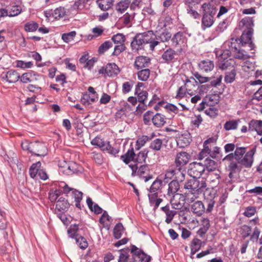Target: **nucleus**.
Here are the masks:
<instances>
[{
  "label": "nucleus",
  "mask_w": 262,
  "mask_h": 262,
  "mask_svg": "<svg viewBox=\"0 0 262 262\" xmlns=\"http://www.w3.org/2000/svg\"><path fill=\"white\" fill-rule=\"evenodd\" d=\"M154 36L152 31L137 34L130 44L132 50L138 51L143 49L145 45L149 44L150 50L153 51L159 43V41L155 39Z\"/></svg>",
  "instance_id": "f257e3e1"
},
{
  "label": "nucleus",
  "mask_w": 262,
  "mask_h": 262,
  "mask_svg": "<svg viewBox=\"0 0 262 262\" xmlns=\"http://www.w3.org/2000/svg\"><path fill=\"white\" fill-rule=\"evenodd\" d=\"M203 10L202 26L203 29L209 28L214 23V16L217 12V9L213 5L209 3H204L201 7Z\"/></svg>",
  "instance_id": "f03ea898"
},
{
  "label": "nucleus",
  "mask_w": 262,
  "mask_h": 262,
  "mask_svg": "<svg viewBox=\"0 0 262 262\" xmlns=\"http://www.w3.org/2000/svg\"><path fill=\"white\" fill-rule=\"evenodd\" d=\"M206 180L204 179H198L193 178L188 180L184 185V188L189 192L198 194L201 193L207 189Z\"/></svg>",
  "instance_id": "7ed1b4c3"
},
{
  "label": "nucleus",
  "mask_w": 262,
  "mask_h": 262,
  "mask_svg": "<svg viewBox=\"0 0 262 262\" xmlns=\"http://www.w3.org/2000/svg\"><path fill=\"white\" fill-rule=\"evenodd\" d=\"M185 87L188 94L192 96L197 93L198 91L199 93H206L210 88V85L204 84L199 86L198 81L194 77H191L185 80Z\"/></svg>",
  "instance_id": "20e7f679"
},
{
  "label": "nucleus",
  "mask_w": 262,
  "mask_h": 262,
  "mask_svg": "<svg viewBox=\"0 0 262 262\" xmlns=\"http://www.w3.org/2000/svg\"><path fill=\"white\" fill-rule=\"evenodd\" d=\"M129 166L132 170V175L133 176H138L143 178L145 182L152 179L153 177L150 173V171L148 165H133L130 164Z\"/></svg>",
  "instance_id": "39448f33"
},
{
  "label": "nucleus",
  "mask_w": 262,
  "mask_h": 262,
  "mask_svg": "<svg viewBox=\"0 0 262 262\" xmlns=\"http://www.w3.org/2000/svg\"><path fill=\"white\" fill-rule=\"evenodd\" d=\"M215 54L218 58L217 66L220 69L226 70L231 66L232 60L231 59H228L231 54V51L219 50L216 51Z\"/></svg>",
  "instance_id": "423d86ee"
},
{
  "label": "nucleus",
  "mask_w": 262,
  "mask_h": 262,
  "mask_svg": "<svg viewBox=\"0 0 262 262\" xmlns=\"http://www.w3.org/2000/svg\"><path fill=\"white\" fill-rule=\"evenodd\" d=\"M173 47L179 48L181 50H184L187 47V38L184 32H177L171 38Z\"/></svg>",
  "instance_id": "0eeeda50"
},
{
  "label": "nucleus",
  "mask_w": 262,
  "mask_h": 262,
  "mask_svg": "<svg viewBox=\"0 0 262 262\" xmlns=\"http://www.w3.org/2000/svg\"><path fill=\"white\" fill-rule=\"evenodd\" d=\"M233 154H229L226 156L223 159L222 162L227 165L226 169L231 172H236L241 170V166L239 165L238 161L234 160Z\"/></svg>",
  "instance_id": "6e6552de"
},
{
  "label": "nucleus",
  "mask_w": 262,
  "mask_h": 262,
  "mask_svg": "<svg viewBox=\"0 0 262 262\" xmlns=\"http://www.w3.org/2000/svg\"><path fill=\"white\" fill-rule=\"evenodd\" d=\"M205 169V166L201 163H190L188 170V174L193 178H200Z\"/></svg>",
  "instance_id": "1a4fd4ad"
},
{
  "label": "nucleus",
  "mask_w": 262,
  "mask_h": 262,
  "mask_svg": "<svg viewBox=\"0 0 262 262\" xmlns=\"http://www.w3.org/2000/svg\"><path fill=\"white\" fill-rule=\"evenodd\" d=\"M31 153L37 156H45L48 154L47 148L44 143L35 141L31 142Z\"/></svg>",
  "instance_id": "9d476101"
},
{
  "label": "nucleus",
  "mask_w": 262,
  "mask_h": 262,
  "mask_svg": "<svg viewBox=\"0 0 262 262\" xmlns=\"http://www.w3.org/2000/svg\"><path fill=\"white\" fill-rule=\"evenodd\" d=\"M253 33V29L251 28H248L246 30L243 31L239 39L240 42L242 43V46L249 44L251 50H253L255 48V45L251 40Z\"/></svg>",
  "instance_id": "9b49d317"
},
{
  "label": "nucleus",
  "mask_w": 262,
  "mask_h": 262,
  "mask_svg": "<svg viewBox=\"0 0 262 262\" xmlns=\"http://www.w3.org/2000/svg\"><path fill=\"white\" fill-rule=\"evenodd\" d=\"M66 14V11L64 7H60L55 10H49L45 12V16L49 19L53 17L55 19H59L63 18Z\"/></svg>",
  "instance_id": "f8f14e48"
},
{
  "label": "nucleus",
  "mask_w": 262,
  "mask_h": 262,
  "mask_svg": "<svg viewBox=\"0 0 262 262\" xmlns=\"http://www.w3.org/2000/svg\"><path fill=\"white\" fill-rule=\"evenodd\" d=\"M119 72L117 66L115 63H110L105 67H102L99 70V74H104L105 76L112 77L116 75Z\"/></svg>",
  "instance_id": "ddd939ff"
},
{
  "label": "nucleus",
  "mask_w": 262,
  "mask_h": 262,
  "mask_svg": "<svg viewBox=\"0 0 262 262\" xmlns=\"http://www.w3.org/2000/svg\"><path fill=\"white\" fill-rule=\"evenodd\" d=\"M42 79L41 75H38L30 71L28 73H24L20 77V81L23 83L37 82Z\"/></svg>",
  "instance_id": "4468645a"
},
{
  "label": "nucleus",
  "mask_w": 262,
  "mask_h": 262,
  "mask_svg": "<svg viewBox=\"0 0 262 262\" xmlns=\"http://www.w3.org/2000/svg\"><path fill=\"white\" fill-rule=\"evenodd\" d=\"M256 151V146L247 152L243 159L238 161V163L246 167H251L253 161V155Z\"/></svg>",
  "instance_id": "2eb2a0df"
},
{
  "label": "nucleus",
  "mask_w": 262,
  "mask_h": 262,
  "mask_svg": "<svg viewBox=\"0 0 262 262\" xmlns=\"http://www.w3.org/2000/svg\"><path fill=\"white\" fill-rule=\"evenodd\" d=\"M170 203L175 209H181L184 204V196L180 193H176L170 199Z\"/></svg>",
  "instance_id": "dca6fc26"
},
{
  "label": "nucleus",
  "mask_w": 262,
  "mask_h": 262,
  "mask_svg": "<svg viewBox=\"0 0 262 262\" xmlns=\"http://www.w3.org/2000/svg\"><path fill=\"white\" fill-rule=\"evenodd\" d=\"M190 155L186 152H180L177 155L175 162L177 167L186 165L190 159Z\"/></svg>",
  "instance_id": "f3484780"
},
{
  "label": "nucleus",
  "mask_w": 262,
  "mask_h": 262,
  "mask_svg": "<svg viewBox=\"0 0 262 262\" xmlns=\"http://www.w3.org/2000/svg\"><path fill=\"white\" fill-rule=\"evenodd\" d=\"M235 42H232L231 43L230 49L234 53V57L235 58L239 59H246L249 58V56L247 54V52L243 50H238L235 45Z\"/></svg>",
  "instance_id": "a211bd4d"
},
{
  "label": "nucleus",
  "mask_w": 262,
  "mask_h": 262,
  "mask_svg": "<svg viewBox=\"0 0 262 262\" xmlns=\"http://www.w3.org/2000/svg\"><path fill=\"white\" fill-rule=\"evenodd\" d=\"M191 211L197 216H201L205 212V209L202 202L197 201L191 205Z\"/></svg>",
  "instance_id": "6ab92c4d"
},
{
  "label": "nucleus",
  "mask_w": 262,
  "mask_h": 262,
  "mask_svg": "<svg viewBox=\"0 0 262 262\" xmlns=\"http://www.w3.org/2000/svg\"><path fill=\"white\" fill-rule=\"evenodd\" d=\"M249 131H255L259 135H262V121L252 120L249 123Z\"/></svg>",
  "instance_id": "aec40b11"
},
{
  "label": "nucleus",
  "mask_w": 262,
  "mask_h": 262,
  "mask_svg": "<svg viewBox=\"0 0 262 262\" xmlns=\"http://www.w3.org/2000/svg\"><path fill=\"white\" fill-rule=\"evenodd\" d=\"M190 135L188 133L180 135L177 140V143L180 148L187 146L191 141Z\"/></svg>",
  "instance_id": "412c9836"
},
{
  "label": "nucleus",
  "mask_w": 262,
  "mask_h": 262,
  "mask_svg": "<svg viewBox=\"0 0 262 262\" xmlns=\"http://www.w3.org/2000/svg\"><path fill=\"white\" fill-rule=\"evenodd\" d=\"M199 67L200 70L204 72H208L212 71L214 67V64L213 61L206 59L200 61L199 63Z\"/></svg>",
  "instance_id": "4be33fe9"
},
{
  "label": "nucleus",
  "mask_w": 262,
  "mask_h": 262,
  "mask_svg": "<svg viewBox=\"0 0 262 262\" xmlns=\"http://www.w3.org/2000/svg\"><path fill=\"white\" fill-rule=\"evenodd\" d=\"M149 62V58L145 56H139L136 58L134 64L135 68L139 70L148 67Z\"/></svg>",
  "instance_id": "5701e85b"
},
{
  "label": "nucleus",
  "mask_w": 262,
  "mask_h": 262,
  "mask_svg": "<svg viewBox=\"0 0 262 262\" xmlns=\"http://www.w3.org/2000/svg\"><path fill=\"white\" fill-rule=\"evenodd\" d=\"M166 120V118L163 115L160 113H157L152 118V122L156 127H160L165 124Z\"/></svg>",
  "instance_id": "b1692460"
},
{
  "label": "nucleus",
  "mask_w": 262,
  "mask_h": 262,
  "mask_svg": "<svg viewBox=\"0 0 262 262\" xmlns=\"http://www.w3.org/2000/svg\"><path fill=\"white\" fill-rule=\"evenodd\" d=\"M70 204L63 197H59L56 202V210L59 211H64L69 208Z\"/></svg>",
  "instance_id": "393cba45"
},
{
  "label": "nucleus",
  "mask_w": 262,
  "mask_h": 262,
  "mask_svg": "<svg viewBox=\"0 0 262 262\" xmlns=\"http://www.w3.org/2000/svg\"><path fill=\"white\" fill-rule=\"evenodd\" d=\"M148 151L146 150H143L140 151L137 155H136V157L135 158L134 164H132L133 165H144L145 163V160L147 157Z\"/></svg>",
  "instance_id": "a878e982"
},
{
  "label": "nucleus",
  "mask_w": 262,
  "mask_h": 262,
  "mask_svg": "<svg viewBox=\"0 0 262 262\" xmlns=\"http://www.w3.org/2000/svg\"><path fill=\"white\" fill-rule=\"evenodd\" d=\"M98 96H92L87 93L82 95L81 102L85 106H89L98 100Z\"/></svg>",
  "instance_id": "bb28decb"
},
{
  "label": "nucleus",
  "mask_w": 262,
  "mask_h": 262,
  "mask_svg": "<svg viewBox=\"0 0 262 262\" xmlns=\"http://www.w3.org/2000/svg\"><path fill=\"white\" fill-rule=\"evenodd\" d=\"M148 198L150 205L153 206L154 209H156L162 201V199L158 198L157 192L148 194Z\"/></svg>",
  "instance_id": "cd10ccee"
},
{
  "label": "nucleus",
  "mask_w": 262,
  "mask_h": 262,
  "mask_svg": "<svg viewBox=\"0 0 262 262\" xmlns=\"http://www.w3.org/2000/svg\"><path fill=\"white\" fill-rule=\"evenodd\" d=\"M136 154H135L133 148L129 149L127 152L121 156V159L126 164H129L130 161L135 162Z\"/></svg>",
  "instance_id": "c85d7f7f"
},
{
  "label": "nucleus",
  "mask_w": 262,
  "mask_h": 262,
  "mask_svg": "<svg viewBox=\"0 0 262 262\" xmlns=\"http://www.w3.org/2000/svg\"><path fill=\"white\" fill-rule=\"evenodd\" d=\"M176 55V51L170 48L163 53L162 55V58L165 61V62L169 63L174 59Z\"/></svg>",
  "instance_id": "c756f323"
},
{
  "label": "nucleus",
  "mask_w": 262,
  "mask_h": 262,
  "mask_svg": "<svg viewBox=\"0 0 262 262\" xmlns=\"http://www.w3.org/2000/svg\"><path fill=\"white\" fill-rule=\"evenodd\" d=\"M6 79L9 83H14L18 81L20 76L17 72L14 70H10L6 74Z\"/></svg>",
  "instance_id": "7c9ffc66"
},
{
  "label": "nucleus",
  "mask_w": 262,
  "mask_h": 262,
  "mask_svg": "<svg viewBox=\"0 0 262 262\" xmlns=\"http://www.w3.org/2000/svg\"><path fill=\"white\" fill-rule=\"evenodd\" d=\"M113 3V0H97L96 2L99 8L103 11H107L110 9Z\"/></svg>",
  "instance_id": "2f4dec72"
},
{
  "label": "nucleus",
  "mask_w": 262,
  "mask_h": 262,
  "mask_svg": "<svg viewBox=\"0 0 262 262\" xmlns=\"http://www.w3.org/2000/svg\"><path fill=\"white\" fill-rule=\"evenodd\" d=\"M162 210L165 212L166 215L165 222L167 224L170 223L173 219V217L176 214V211L170 210L169 207L167 206L163 207L162 208Z\"/></svg>",
  "instance_id": "473e14b6"
},
{
  "label": "nucleus",
  "mask_w": 262,
  "mask_h": 262,
  "mask_svg": "<svg viewBox=\"0 0 262 262\" xmlns=\"http://www.w3.org/2000/svg\"><path fill=\"white\" fill-rule=\"evenodd\" d=\"M202 246V241L198 238H194L192 239L191 245V254L194 255L198 251H199Z\"/></svg>",
  "instance_id": "72a5a7b5"
},
{
  "label": "nucleus",
  "mask_w": 262,
  "mask_h": 262,
  "mask_svg": "<svg viewBox=\"0 0 262 262\" xmlns=\"http://www.w3.org/2000/svg\"><path fill=\"white\" fill-rule=\"evenodd\" d=\"M180 185L177 181L173 180L168 185V195H174L177 193V191L179 189Z\"/></svg>",
  "instance_id": "f704fd0d"
},
{
  "label": "nucleus",
  "mask_w": 262,
  "mask_h": 262,
  "mask_svg": "<svg viewBox=\"0 0 262 262\" xmlns=\"http://www.w3.org/2000/svg\"><path fill=\"white\" fill-rule=\"evenodd\" d=\"M101 149L114 156H116L119 151V149L112 147L109 142H105Z\"/></svg>",
  "instance_id": "c9c22d12"
},
{
  "label": "nucleus",
  "mask_w": 262,
  "mask_h": 262,
  "mask_svg": "<svg viewBox=\"0 0 262 262\" xmlns=\"http://www.w3.org/2000/svg\"><path fill=\"white\" fill-rule=\"evenodd\" d=\"M130 3V0H123L120 1L116 5L117 11L120 13H123L128 8Z\"/></svg>",
  "instance_id": "e433bc0d"
},
{
  "label": "nucleus",
  "mask_w": 262,
  "mask_h": 262,
  "mask_svg": "<svg viewBox=\"0 0 262 262\" xmlns=\"http://www.w3.org/2000/svg\"><path fill=\"white\" fill-rule=\"evenodd\" d=\"M41 165L40 162H37L32 165L29 169V173L31 178H35L37 176Z\"/></svg>",
  "instance_id": "4c0bfd02"
},
{
  "label": "nucleus",
  "mask_w": 262,
  "mask_h": 262,
  "mask_svg": "<svg viewBox=\"0 0 262 262\" xmlns=\"http://www.w3.org/2000/svg\"><path fill=\"white\" fill-rule=\"evenodd\" d=\"M154 136L155 134L153 133L150 137L147 136H142L139 138L136 142L137 145L138 146V149H139L142 146H144L147 141L150 140Z\"/></svg>",
  "instance_id": "58836bf2"
},
{
  "label": "nucleus",
  "mask_w": 262,
  "mask_h": 262,
  "mask_svg": "<svg viewBox=\"0 0 262 262\" xmlns=\"http://www.w3.org/2000/svg\"><path fill=\"white\" fill-rule=\"evenodd\" d=\"M112 41L116 45L124 44L125 37L123 34L118 33L112 37Z\"/></svg>",
  "instance_id": "ea45409f"
},
{
  "label": "nucleus",
  "mask_w": 262,
  "mask_h": 262,
  "mask_svg": "<svg viewBox=\"0 0 262 262\" xmlns=\"http://www.w3.org/2000/svg\"><path fill=\"white\" fill-rule=\"evenodd\" d=\"M138 78L141 81H146L150 75V70L148 69H145L139 71L137 73Z\"/></svg>",
  "instance_id": "a19ab883"
},
{
  "label": "nucleus",
  "mask_w": 262,
  "mask_h": 262,
  "mask_svg": "<svg viewBox=\"0 0 262 262\" xmlns=\"http://www.w3.org/2000/svg\"><path fill=\"white\" fill-rule=\"evenodd\" d=\"M246 148L245 147H236L233 154V158L236 161H239L242 158L243 155L246 152Z\"/></svg>",
  "instance_id": "79ce46f5"
},
{
  "label": "nucleus",
  "mask_w": 262,
  "mask_h": 262,
  "mask_svg": "<svg viewBox=\"0 0 262 262\" xmlns=\"http://www.w3.org/2000/svg\"><path fill=\"white\" fill-rule=\"evenodd\" d=\"M124 230V227L122 224H117L114 228V235L115 238L119 239L122 236V233Z\"/></svg>",
  "instance_id": "37998d69"
},
{
  "label": "nucleus",
  "mask_w": 262,
  "mask_h": 262,
  "mask_svg": "<svg viewBox=\"0 0 262 262\" xmlns=\"http://www.w3.org/2000/svg\"><path fill=\"white\" fill-rule=\"evenodd\" d=\"M162 140L160 139H156L151 141L150 144V148L154 150L158 151L161 148Z\"/></svg>",
  "instance_id": "c03bdc74"
},
{
  "label": "nucleus",
  "mask_w": 262,
  "mask_h": 262,
  "mask_svg": "<svg viewBox=\"0 0 262 262\" xmlns=\"http://www.w3.org/2000/svg\"><path fill=\"white\" fill-rule=\"evenodd\" d=\"M24 28L27 32H33L38 29V24L33 21H29L25 24Z\"/></svg>",
  "instance_id": "a18cd8bd"
},
{
  "label": "nucleus",
  "mask_w": 262,
  "mask_h": 262,
  "mask_svg": "<svg viewBox=\"0 0 262 262\" xmlns=\"http://www.w3.org/2000/svg\"><path fill=\"white\" fill-rule=\"evenodd\" d=\"M162 181L159 179H157L152 184L149 189L150 193L157 192V191L160 189L162 184Z\"/></svg>",
  "instance_id": "49530a36"
},
{
  "label": "nucleus",
  "mask_w": 262,
  "mask_h": 262,
  "mask_svg": "<svg viewBox=\"0 0 262 262\" xmlns=\"http://www.w3.org/2000/svg\"><path fill=\"white\" fill-rule=\"evenodd\" d=\"M238 122V120H234L227 121L224 124V127L226 130L235 129L237 127Z\"/></svg>",
  "instance_id": "de8ad7c7"
},
{
  "label": "nucleus",
  "mask_w": 262,
  "mask_h": 262,
  "mask_svg": "<svg viewBox=\"0 0 262 262\" xmlns=\"http://www.w3.org/2000/svg\"><path fill=\"white\" fill-rule=\"evenodd\" d=\"M130 252L133 255L138 256L139 260L140 259H143V257L145 256V253L134 245L132 246Z\"/></svg>",
  "instance_id": "09e8293b"
},
{
  "label": "nucleus",
  "mask_w": 262,
  "mask_h": 262,
  "mask_svg": "<svg viewBox=\"0 0 262 262\" xmlns=\"http://www.w3.org/2000/svg\"><path fill=\"white\" fill-rule=\"evenodd\" d=\"M60 193L59 190H51L49 193V199L51 202H55L58 200L57 199L59 197Z\"/></svg>",
  "instance_id": "8fccbe9b"
},
{
  "label": "nucleus",
  "mask_w": 262,
  "mask_h": 262,
  "mask_svg": "<svg viewBox=\"0 0 262 262\" xmlns=\"http://www.w3.org/2000/svg\"><path fill=\"white\" fill-rule=\"evenodd\" d=\"M129 250H120L118 262H127L129 257Z\"/></svg>",
  "instance_id": "3c124183"
},
{
  "label": "nucleus",
  "mask_w": 262,
  "mask_h": 262,
  "mask_svg": "<svg viewBox=\"0 0 262 262\" xmlns=\"http://www.w3.org/2000/svg\"><path fill=\"white\" fill-rule=\"evenodd\" d=\"M76 35L75 31H71L67 33H64L62 35V39L66 42H69L74 39Z\"/></svg>",
  "instance_id": "603ef678"
},
{
  "label": "nucleus",
  "mask_w": 262,
  "mask_h": 262,
  "mask_svg": "<svg viewBox=\"0 0 262 262\" xmlns=\"http://www.w3.org/2000/svg\"><path fill=\"white\" fill-rule=\"evenodd\" d=\"M175 181L179 182H183L185 179V173L181 170V168H176V173L174 177Z\"/></svg>",
  "instance_id": "864d4df0"
},
{
  "label": "nucleus",
  "mask_w": 262,
  "mask_h": 262,
  "mask_svg": "<svg viewBox=\"0 0 262 262\" xmlns=\"http://www.w3.org/2000/svg\"><path fill=\"white\" fill-rule=\"evenodd\" d=\"M202 0H184L183 3L187 8H197Z\"/></svg>",
  "instance_id": "5fc2aeb1"
},
{
  "label": "nucleus",
  "mask_w": 262,
  "mask_h": 262,
  "mask_svg": "<svg viewBox=\"0 0 262 262\" xmlns=\"http://www.w3.org/2000/svg\"><path fill=\"white\" fill-rule=\"evenodd\" d=\"M112 46L113 43L111 41H106L99 47L98 52L100 54H103Z\"/></svg>",
  "instance_id": "6e6d98bb"
},
{
  "label": "nucleus",
  "mask_w": 262,
  "mask_h": 262,
  "mask_svg": "<svg viewBox=\"0 0 262 262\" xmlns=\"http://www.w3.org/2000/svg\"><path fill=\"white\" fill-rule=\"evenodd\" d=\"M236 76V71L233 69L230 72L226 73L225 76V81L226 83H232L234 80Z\"/></svg>",
  "instance_id": "4d7b16f0"
},
{
  "label": "nucleus",
  "mask_w": 262,
  "mask_h": 262,
  "mask_svg": "<svg viewBox=\"0 0 262 262\" xmlns=\"http://www.w3.org/2000/svg\"><path fill=\"white\" fill-rule=\"evenodd\" d=\"M134 82L133 80L125 82L122 84V92L123 94H126L130 92Z\"/></svg>",
  "instance_id": "13d9d810"
},
{
  "label": "nucleus",
  "mask_w": 262,
  "mask_h": 262,
  "mask_svg": "<svg viewBox=\"0 0 262 262\" xmlns=\"http://www.w3.org/2000/svg\"><path fill=\"white\" fill-rule=\"evenodd\" d=\"M125 49L126 47L124 44L116 45L114 47V50L112 53V55L118 56L122 52L125 51Z\"/></svg>",
  "instance_id": "bf43d9fd"
},
{
  "label": "nucleus",
  "mask_w": 262,
  "mask_h": 262,
  "mask_svg": "<svg viewBox=\"0 0 262 262\" xmlns=\"http://www.w3.org/2000/svg\"><path fill=\"white\" fill-rule=\"evenodd\" d=\"M251 228L247 225H243L241 228L240 233L243 238H245L251 234Z\"/></svg>",
  "instance_id": "052dcab7"
},
{
  "label": "nucleus",
  "mask_w": 262,
  "mask_h": 262,
  "mask_svg": "<svg viewBox=\"0 0 262 262\" xmlns=\"http://www.w3.org/2000/svg\"><path fill=\"white\" fill-rule=\"evenodd\" d=\"M75 239L77 243L79 245L81 249H84L88 247V244L84 237L76 235Z\"/></svg>",
  "instance_id": "680f3d73"
},
{
  "label": "nucleus",
  "mask_w": 262,
  "mask_h": 262,
  "mask_svg": "<svg viewBox=\"0 0 262 262\" xmlns=\"http://www.w3.org/2000/svg\"><path fill=\"white\" fill-rule=\"evenodd\" d=\"M154 116L153 112L150 111H147L143 115V121L144 123L146 125H149Z\"/></svg>",
  "instance_id": "e2e57ef3"
},
{
  "label": "nucleus",
  "mask_w": 262,
  "mask_h": 262,
  "mask_svg": "<svg viewBox=\"0 0 262 262\" xmlns=\"http://www.w3.org/2000/svg\"><path fill=\"white\" fill-rule=\"evenodd\" d=\"M171 37V34L165 31L162 32L158 37H156V39L160 40L162 42H166L168 41Z\"/></svg>",
  "instance_id": "0e129e2a"
},
{
  "label": "nucleus",
  "mask_w": 262,
  "mask_h": 262,
  "mask_svg": "<svg viewBox=\"0 0 262 262\" xmlns=\"http://www.w3.org/2000/svg\"><path fill=\"white\" fill-rule=\"evenodd\" d=\"M21 12V8L20 6L17 5L13 6L12 7L11 9L7 16L10 17L15 16L20 14Z\"/></svg>",
  "instance_id": "69168bd1"
},
{
  "label": "nucleus",
  "mask_w": 262,
  "mask_h": 262,
  "mask_svg": "<svg viewBox=\"0 0 262 262\" xmlns=\"http://www.w3.org/2000/svg\"><path fill=\"white\" fill-rule=\"evenodd\" d=\"M211 150L208 146H204V148L200 152L199 158L200 160H202L204 158L208 157L209 155H210Z\"/></svg>",
  "instance_id": "338daca9"
},
{
  "label": "nucleus",
  "mask_w": 262,
  "mask_h": 262,
  "mask_svg": "<svg viewBox=\"0 0 262 262\" xmlns=\"http://www.w3.org/2000/svg\"><path fill=\"white\" fill-rule=\"evenodd\" d=\"M59 187L62 189V191L64 193L69 194L72 193L74 188L70 187L67 184L63 182H61L59 184Z\"/></svg>",
  "instance_id": "774afa93"
}]
</instances>
